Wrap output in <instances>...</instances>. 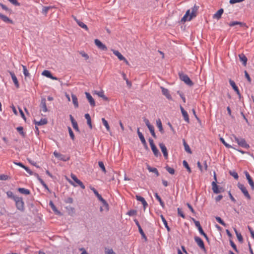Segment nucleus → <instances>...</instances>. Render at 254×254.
Masks as SVG:
<instances>
[{"label":"nucleus","mask_w":254,"mask_h":254,"mask_svg":"<svg viewBox=\"0 0 254 254\" xmlns=\"http://www.w3.org/2000/svg\"><path fill=\"white\" fill-rule=\"evenodd\" d=\"M135 197L138 201H139L142 203L144 207V210H145L146 207L148 206V204L145 201V199L143 197L138 195H136Z\"/></svg>","instance_id":"17"},{"label":"nucleus","mask_w":254,"mask_h":254,"mask_svg":"<svg viewBox=\"0 0 254 254\" xmlns=\"http://www.w3.org/2000/svg\"><path fill=\"white\" fill-rule=\"evenodd\" d=\"M138 231H139L140 234H141L142 237L143 238H144L146 241L147 240V238H146V237L144 232L143 231L141 227L138 228Z\"/></svg>","instance_id":"57"},{"label":"nucleus","mask_w":254,"mask_h":254,"mask_svg":"<svg viewBox=\"0 0 254 254\" xmlns=\"http://www.w3.org/2000/svg\"><path fill=\"white\" fill-rule=\"evenodd\" d=\"M234 140L238 144V145L242 147L245 148H249L250 147L249 144H248L246 140L242 137H238L236 135H233Z\"/></svg>","instance_id":"2"},{"label":"nucleus","mask_w":254,"mask_h":254,"mask_svg":"<svg viewBox=\"0 0 254 254\" xmlns=\"http://www.w3.org/2000/svg\"><path fill=\"white\" fill-rule=\"evenodd\" d=\"M199 6L194 5L191 8V12H190V9L188 10L186 14L181 19V22H186L187 21H190L192 18L195 17L197 15V12L198 10Z\"/></svg>","instance_id":"1"},{"label":"nucleus","mask_w":254,"mask_h":254,"mask_svg":"<svg viewBox=\"0 0 254 254\" xmlns=\"http://www.w3.org/2000/svg\"><path fill=\"white\" fill-rule=\"evenodd\" d=\"M211 185L212 189L214 193H219L223 191V188L218 186L215 182H212Z\"/></svg>","instance_id":"7"},{"label":"nucleus","mask_w":254,"mask_h":254,"mask_svg":"<svg viewBox=\"0 0 254 254\" xmlns=\"http://www.w3.org/2000/svg\"><path fill=\"white\" fill-rule=\"evenodd\" d=\"M22 68H23V74L25 77H29L30 76V73H29L28 70L26 68V66L22 65Z\"/></svg>","instance_id":"43"},{"label":"nucleus","mask_w":254,"mask_h":254,"mask_svg":"<svg viewBox=\"0 0 254 254\" xmlns=\"http://www.w3.org/2000/svg\"><path fill=\"white\" fill-rule=\"evenodd\" d=\"M6 194L8 197L11 198L13 199L14 200H15V197H17L18 196L16 195H14L13 192L11 191H8L6 192Z\"/></svg>","instance_id":"41"},{"label":"nucleus","mask_w":254,"mask_h":254,"mask_svg":"<svg viewBox=\"0 0 254 254\" xmlns=\"http://www.w3.org/2000/svg\"><path fill=\"white\" fill-rule=\"evenodd\" d=\"M95 44L97 46V47L102 51H106L107 50V48L99 40L95 39L94 41Z\"/></svg>","instance_id":"9"},{"label":"nucleus","mask_w":254,"mask_h":254,"mask_svg":"<svg viewBox=\"0 0 254 254\" xmlns=\"http://www.w3.org/2000/svg\"><path fill=\"white\" fill-rule=\"evenodd\" d=\"M72 17L74 18V19L75 20V21L76 22L77 24L80 27L84 29L86 31L88 30V27H87V26L85 24H84L83 22H82V21H80L79 20L77 19L76 17H75L74 16H72Z\"/></svg>","instance_id":"16"},{"label":"nucleus","mask_w":254,"mask_h":254,"mask_svg":"<svg viewBox=\"0 0 254 254\" xmlns=\"http://www.w3.org/2000/svg\"><path fill=\"white\" fill-rule=\"evenodd\" d=\"M215 219L218 223H219L220 224H221V225H222L223 226H224L225 227L226 226V225H227L224 222V221L220 217L217 216L215 217Z\"/></svg>","instance_id":"46"},{"label":"nucleus","mask_w":254,"mask_h":254,"mask_svg":"<svg viewBox=\"0 0 254 254\" xmlns=\"http://www.w3.org/2000/svg\"><path fill=\"white\" fill-rule=\"evenodd\" d=\"M180 109L182 112V114L184 117V120L185 121H186L187 123H189V115L187 113V112L184 110L183 107L182 106H180Z\"/></svg>","instance_id":"19"},{"label":"nucleus","mask_w":254,"mask_h":254,"mask_svg":"<svg viewBox=\"0 0 254 254\" xmlns=\"http://www.w3.org/2000/svg\"><path fill=\"white\" fill-rule=\"evenodd\" d=\"M68 130L69 132L70 137H71V138L72 140H74L75 139V136H74V133H73L70 127H68Z\"/></svg>","instance_id":"49"},{"label":"nucleus","mask_w":254,"mask_h":254,"mask_svg":"<svg viewBox=\"0 0 254 254\" xmlns=\"http://www.w3.org/2000/svg\"><path fill=\"white\" fill-rule=\"evenodd\" d=\"M229 83H230V85H231V86L232 87V88H233V89L236 92L237 95L239 96V98H241V94H240L239 89H238V87L236 86L235 82L233 80L230 79Z\"/></svg>","instance_id":"15"},{"label":"nucleus","mask_w":254,"mask_h":254,"mask_svg":"<svg viewBox=\"0 0 254 254\" xmlns=\"http://www.w3.org/2000/svg\"><path fill=\"white\" fill-rule=\"evenodd\" d=\"M79 53L82 56V57H83V58H85V60H87L89 59L88 55L86 53H85L84 52L81 51L79 52Z\"/></svg>","instance_id":"61"},{"label":"nucleus","mask_w":254,"mask_h":254,"mask_svg":"<svg viewBox=\"0 0 254 254\" xmlns=\"http://www.w3.org/2000/svg\"><path fill=\"white\" fill-rule=\"evenodd\" d=\"M85 94L86 95V98L87 99L90 106L92 107H95L96 105L95 100L93 98L92 96L90 95V94L88 92H86L85 93Z\"/></svg>","instance_id":"10"},{"label":"nucleus","mask_w":254,"mask_h":254,"mask_svg":"<svg viewBox=\"0 0 254 254\" xmlns=\"http://www.w3.org/2000/svg\"><path fill=\"white\" fill-rule=\"evenodd\" d=\"M122 75L123 76V79L126 80V83L127 84V85L129 86V87H130L131 86V83L130 81H129L127 78L126 77V75L125 73L123 72L122 73Z\"/></svg>","instance_id":"38"},{"label":"nucleus","mask_w":254,"mask_h":254,"mask_svg":"<svg viewBox=\"0 0 254 254\" xmlns=\"http://www.w3.org/2000/svg\"><path fill=\"white\" fill-rule=\"evenodd\" d=\"M105 254H116L112 249H108L107 248L105 249Z\"/></svg>","instance_id":"60"},{"label":"nucleus","mask_w":254,"mask_h":254,"mask_svg":"<svg viewBox=\"0 0 254 254\" xmlns=\"http://www.w3.org/2000/svg\"><path fill=\"white\" fill-rule=\"evenodd\" d=\"M224 12L223 9L221 8L217 11V12L213 15V18L217 19L221 17V15Z\"/></svg>","instance_id":"22"},{"label":"nucleus","mask_w":254,"mask_h":254,"mask_svg":"<svg viewBox=\"0 0 254 254\" xmlns=\"http://www.w3.org/2000/svg\"><path fill=\"white\" fill-rule=\"evenodd\" d=\"M148 141H149V142L151 148V149H152V150L154 155L156 157H158V156H160L161 154H160L159 150H158L157 148L156 147V146L154 144L153 140L151 138H149V139H148Z\"/></svg>","instance_id":"6"},{"label":"nucleus","mask_w":254,"mask_h":254,"mask_svg":"<svg viewBox=\"0 0 254 254\" xmlns=\"http://www.w3.org/2000/svg\"><path fill=\"white\" fill-rule=\"evenodd\" d=\"M71 177L72 179V180L77 183L82 189H85V186L84 185L83 183L79 180L75 175L71 174Z\"/></svg>","instance_id":"12"},{"label":"nucleus","mask_w":254,"mask_h":254,"mask_svg":"<svg viewBox=\"0 0 254 254\" xmlns=\"http://www.w3.org/2000/svg\"><path fill=\"white\" fill-rule=\"evenodd\" d=\"M159 146L163 154L164 157L166 159H167L168 158V152L166 147L163 143H159Z\"/></svg>","instance_id":"14"},{"label":"nucleus","mask_w":254,"mask_h":254,"mask_svg":"<svg viewBox=\"0 0 254 254\" xmlns=\"http://www.w3.org/2000/svg\"><path fill=\"white\" fill-rule=\"evenodd\" d=\"M85 118L87 120V123L88 125L89 126L90 128H92V124H91V117H90L89 114H86L85 115Z\"/></svg>","instance_id":"32"},{"label":"nucleus","mask_w":254,"mask_h":254,"mask_svg":"<svg viewBox=\"0 0 254 254\" xmlns=\"http://www.w3.org/2000/svg\"><path fill=\"white\" fill-rule=\"evenodd\" d=\"M0 18H1L5 22L10 23H12V20L10 19L6 16L3 15L1 13H0Z\"/></svg>","instance_id":"26"},{"label":"nucleus","mask_w":254,"mask_h":254,"mask_svg":"<svg viewBox=\"0 0 254 254\" xmlns=\"http://www.w3.org/2000/svg\"><path fill=\"white\" fill-rule=\"evenodd\" d=\"M230 243L231 246V247L233 248V249L235 250V251L237 253H239V251L238 250L236 245L235 244V243L233 242V241L231 240H230Z\"/></svg>","instance_id":"52"},{"label":"nucleus","mask_w":254,"mask_h":254,"mask_svg":"<svg viewBox=\"0 0 254 254\" xmlns=\"http://www.w3.org/2000/svg\"><path fill=\"white\" fill-rule=\"evenodd\" d=\"M160 217H161V219L162 220V222H163V224H164L165 227L166 228V229L167 230V231L168 232H170V228L168 226L167 222L165 218H164V217L162 215H161L160 216Z\"/></svg>","instance_id":"34"},{"label":"nucleus","mask_w":254,"mask_h":254,"mask_svg":"<svg viewBox=\"0 0 254 254\" xmlns=\"http://www.w3.org/2000/svg\"><path fill=\"white\" fill-rule=\"evenodd\" d=\"M220 140L223 143V144L227 148H232V146L229 145V144H228L227 143H226L224 140V138H220Z\"/></svg>","instance_id":"55"},{"label":"nucleus","mask_w":254,"mask_h":254,"mask_svg":"<svg viewBox=\"0 0 254 254\" xmlns=\"http://www.w3.org/2000/svg\"><path fill=\"white\" fill-rule=\"evenodd\" d=\"M98 165H99V166L102 169V170L104 172V173H106V168H105V167L104 166L103 162H102V161H99L98 162Z\"/></svg>","instance_id":"51"},{"label":"nucleus","mask_w":254,"mask_h":254,"mask_svg":"<svg viewBox=\"0 0 254 254\" xmlns=\"http://www.w3.org/2000/svg\"><path fill=\"white\" fill-rule=\"evenodd\" d=\"M183 145L184 146L185 150L189 153H191V151L189 145L187 144L185 139H183Z\"/></svg>","instance_id":"27"},{"label":"nucleus","mask_w":254,"mask_h":254,"mask_svg":"<svg viewBox=\"0 0 254 254\" xmlns=\"http://www.w3.org/2000/svg\"><path fill=\"white\" fill-rule=\"evenodd\" d=\"M18 191L20 192L21 193L28 195L30 193V191L29 190L26 189L25 188H18Z\"/></svg>","instance_id":"30"},{"label":"nucleus","mask_w":254,"mask_h":254,"mask_svg":"<svg viewBox=\"0 0 254 254\" xmlns=\"http://www.w3.org/2000/svg\"><path fill=\"white\" fill-rule=\"evenodd\" d=\"M9 72L10 75H11L12 80L15 86H16V88H19V84L18 83V81L17 79L16 76H15L14 73L12 71H9Z\"/></svg>","instance_id":"13"},{"label":"nucleus","mask_w":254,"mask_h":254,"mask_svg":"<svg viewBox=\"0 0 254 254\" xmlns=\"http://www.w3.org/2000/svg\"><path fill=\"white\" fill-rule=\"evenodd\" d=\"M17 131L23 136L25 137V133L23 131V128L22 127H18L16 128Z\"/></svg>","instance_id":"40"},{"label":"nucleus","mask_w":254,"mask_h":254,"mask_svg":"<svg viewBox=\"0 0 254 254\" xmlns=\"http://www.w3.org/2000/svg\"><path fill=\"white\" fill-rule=\"evenodd\" d=\"M9 179L8 176L4 174H0V180H7Z\"/></svg>","instance_id":"59"},{"label":"nucleus","mask_w":254,"mask_h":254,"mask_svg":"<svg viewBox=\"0 0 254 254\" xmlns=\"http://www.w3.org/2000/svg\"><path fill=\"white\" fill-rule=\"evenodd\" d=\"M71 98L72 100V103L74 105V106L75 108H77L78 107V100L77 98L74 94H71Z\"/></svg>","instance_id":"24"},{"label":"nucleus","mask_w":254,"mask_h":254,"mask_svg":"<svg viewBox=\"0 0 254 254\" xmlns=\"http://www.w3.org/2000/svg\"><path fill=\"white\" fill-rule=\"evenodd\" d=\"M244 174L246 176V179L248 181L249 185L251 186V188L252 190H254V182L253 180V179L250 175L249 173L247 171H245L244 172Z\"/></svg>","instance_id":"8"},{"label":"nucleus","mask_w":254,"mask_h":254,"mask_svg":"<svg viewBox=\"0 0 254 254\" xmlns=\"http://www.w3.org/2000/svg\"><path fill=\"white\" fill-rule=\"evenodd\" d=\"M183 166L187 169V171L189 173H190L191 172V170L190 168V167L188 162L186 160H184L183 162Z\"/></svg>","instance_id":"37"},{"label":"nucleus","mask_w":254,"mask_h":254,"mask_svg":"<svg viewBox=\"0 0 254 254\" xmlns=\"http://www.w3.org/2000/svg\"><path fill=\"white\" fill-rule=\"evenodd\" d=\"M240 60L242 62L243 64L246 66L247 63L248 59L244 54H241L239 55Z\"/></svg>","instance_id":"20"},{"label":"nucleus","mask_w":254,"mask_h":254,"mask_svg":"<svg viewBox=\"0 0 254 254\" xmlns=\"http://www.w3.org/2000/svg\"><path fill=\"white\" fill-rule=\"evenodd\" d=\"M49 205L50 206V207H51V208L54 212H55L57 213H60V212L57 210V207H56V206L55 205V204H54V203L52 201H50Z\"/></svg>","instance_id":"35"},{"label":"nucleus","mask_w":254,"mask_h":254,"mask_svg":"<svg viewBox=\"0 0 254 254\" xmlns=\"http://www.w3.org/2000/svg\"><path fill=\"white\" fill-rule=\"evenodd\" d=\"M91 190L93 191L94 193L99 200H100L103 198L94 188H91Z\"/></svg>","instance_id":"36"},{"label":"nucleus","mask_w":254,"mask_h":254,"mask_svg":"<svg viewBox=\"0 0 254 254\" xmlns=\"http://www.w3.org/2000/svg\"><path fill=\"white\" fill-rule=\"evenodd\" d=\"M35 175L37 176L38 180L40 182L41 185L44 187V188L47 190L48 191H50L48 186L45 184L44 181L39 176V175L37 174H36Z\"/></svg>","instance_id":"28"},{"label":"nucleus","mask_w":254,"mask_h":254,"mask_svg":"<svg viewBox=\"0 0 254 254\" xmlns=\"http://www.w3.org/2000/svg\"><path fill=\"white\" fill-rule=\"evenodd\" d=\"M179 75L180 79L188 85L191 86L193 85V83L187 74H184L183 72H179Z\"/></svg>","instance_id":"3"},{"label":"nucleus","mask_w":254,"mask_h":254,"mask_svg":"<svg viewBox=\"0 0 254 254\" xmlns=\"http://www.w3.org/2000/svg\"><path fill=\"white\" fill-rule=\"evenodd\" d=\"M149 130H150V132L151 134V135H152V136L156 138L157 137H156V135L155 134V131H154V127L153 126H151L149 127H148Z\"/></svg>","instance_id":"42"},{"label":"nucleus","mask_w":254,"mask_h":254,"mask_svg":"<svg viewBox=\"0 0 254 254\" xmlns=\"http://www.w3.org/2000/svg\"><path fill=\"white\" fill-rule=\"evenodd\" d=\"M14 201L17 209L21 211H23L24 210V203L22 198L18 196L15 198Z\"/></svg>","instance_id":"4"},{"label":"nucleus","mask_w":254,"mask_h":254,"mask_svg":"<svg viewBox=\"0 0 254 254\" xmlns=\"http://www.w3.org/2000/svg\"><path fill=\"white\" fill-rule=\"evenodd\" d=\"M177 211H178V214L179 215L181 216L183 218H185V215H184L181 208H178L177 209Z\"/></svg>","instance_id":"54"},{"label":"nucleus","mask_w":254,"mask_h":254,"mask_svg":"<svg viewBox=\"0 0 254 254\" xmlns=\"http://www.w3.org/2000/svg\"><path fill=\"white\" fill-rule=\"evenodd\" d=\"M34 124L35 125L37 126H42L44 125L47 124L48 121L46 119H42L40 121L37 122L35 120L34 121Z\"/></svg>","instance_id":"23"},{"label":"nucleus","mask_w":254,"mask_h":254,"mask_svg":"<svg viewBox=\"0 0 254 254\" xmlns=\"http://www.w3.org/2000/svg\"><path fill=\"white\" fill-rule=\"evenodd\" d=\"M147 169L150 172L155 173L157 169L155 168L151 167L149 165H147Z\"/></svg>","instance_id":"53"},{"label":"nucleus","mask_w":254,"mask_h":254,"mask_svg":"<svg viewBox=\"0 0 254 254\" xmlns=\"http://www.w3.org/2000/svg\"><path fill=\"white\" fill-rule=\"evenodd\" d=\"M156 125L159 128V131L162 133H164V130L162 127L161 121L160 119H158L156 121Z\"/></svg>","instance_id":"29"},{"label":"nucleus","mask_w":254,"mask_h":254,"mask_svg":"<svg viewBox=\"0 0 254 254\" xmlns=\"http://www.w3.org/2000/svg\"><path fill=\"white\" fill-rule=\"evenodd\" d=\"M112 51L120 61L125 60V58L118 51L112 50Z\"/></svg>","instance_id":"25"},{"label":"nucleus","mask_w":254,"mask_h":254,"mask_svg":"<svg viewBox=\"0 0 254 254\" xmlns=\"http://www.w3.org/2000/svg\"><path fill=\"white\" fill-rule=\"evenodd\" d=\"M137 132L138 137H139L141 143L145 142L146 140L145 139V138H144V136L143 135L142 133L141 132H140L139 128H137Z\"/></svg>","instance_id":"33"},{"label":"nucleus","mask_w":254,"mask_h":254,"mask_svg":"<svg viewBox=\"0 0 254 254\" xmlns=\"http://www.w3.org/2000/svg\"><path fill=\"white\" fill-rule=\"evenodd\" d=\"M102 121L103 125L106 127L107 130L108 131H110V126L108 123V122L104 118L102 119Z\"/></svg>","instance_id":"45"},{"label":"nucleus","mask_w":254,"mask_h":254,"mask_svg":"<svg viewBox=\"0 0 254 254\" xmlns=\"http://www.w3.org/2000/svg\"><path fill=\"white\" fill-rule=\"evenodd\" d=\"M194 239L195 242L197 243L198 246L201 249H202L203 250H205L204 244V243H203V241L202 240V239L197 236H195Z\"/></svg>","instance_id":"11"},{"label":"nucleus","mask_w":254,"mask_h":254,"mask_svg":"<svg viewBox=\"0 0 254 254\" xmlns=\"http://www.w3.org/2000/svg\"><path fill=\"white\" fill-rule=\"evenodd\" d=\"M40 107L44 112L45 113L48 111V109L46 105V101L45 98H42L40 104Z\"/></svg>","instance_id":"18"},{"label":"nucleus","mask_w":254,"mask_h":254,"mask_svg":"<svg viewBox=\"0 0 254 254\" xmlns=\"http://www.w3.org/2000/svg\"><path fill=\"white\" fill-rule=\"evenodd\" d=\"M94 94L97 95L100 97H102L103 96V95H104V91L102 90L101 91H95Z\"/></svg>","instance_id":"62"},{"label":"nucleus","mask_w":254,"mask_h":254,"mask_svg":"<svg viewBox=\"0 0 254 254\" xmlns=\"http://www.w3.org/2000/svg\"><path fill=\"white\" fill-rule=\"evenodd\" d=\"M12 4L15 6H20V3L17 1V0H8Z\"/></svg>","instance_id":"63"},{"label":"nucleus","mask_w":254,"mask_h":254,"mask_svg":"<svg viewBox=\"0 0 254 254\" xmlns=\"http://www.w3.org/2000/svg\"><path fill=\"white\" fill-rule=\"evenodd\" d=\"M162 94L166 97V98L169 100L172 99V97L169 94V90L164 87H161Z\"/></svg>","instance_id":"21"},{"label":"nucleus","mask_w":254,"mask_h":254,"mask_svg":"<svg viewBox=\"0 0 254 254\" xmlns=\"http://www.w3.org/2000/svg\"><path fill=\"white\" fill-rule=\"evenodd\" d=\"M165 169L170 174L172 175L175 173V170L168 166H166Z\"/></svg>","instance_id":"50"},{"label":"nucleus","mask_w":254,"mask_h":254,"mask_svg":"<svg viewBox=\"0 0 254 254\" xmlns=\"http://www.w3.org/2000/svg\"><path fill=\"white\" fill-rule=\"evenodd\" d=\"M66 209L68 211V213L69 215H72L75 212L74 208L72 207H67Z\"/></svg>","instance_id":"47"},{"label":"nucleus","mask_w":254,"mask_h":254,"mask_svg":"<svg viewBox=\"0 0 254 254\" xmlns=\"http://www.w3.org/2000/svg\"><path fill=\"white\" fill-rule=\"evenodd\" d=\"M192 221H193L194 223L195 224V226L198 229L199 228L201 227V225L200 224V223L198 221H196L194 218H192Z\"/></svg>","instance_id":"64"},{"label":"nucleus","mask_w":254,"mask_h":254,"mask_svg":"<svg viewBox=\"0 0 254 254\" xmlns=\"http://www.w3.org/2000/svg\"><path fill=\"white\" fill-rule=\"evenodd\" d=\"M236 25H242V23L240 22H238V21H233V22H232L231 23H230L229 24V25L230 26H234Z\"/></svg>","instance_id":"58"},{"label":"nucleus","mask_w":254,"mask_h":254,"mask_svg":"<svg viewBox=\"0 0 254 254\" xmlns=\"http://www.w3.org/2000/svg\"><path fill=\"white\" fill-rule=\"evenodd\" d=\"M229 174L231 176H233L236 180H238L239 178V176L238 173L234 171H230Z\"/></svg>","instance_id":"44"},{"label":"nucleus","mask_w":254,"mask_h":254,"mask_svg":"<svg viewBox=\"0 0 254 254\" xmlns=\"http://www.w3.org/2000/svg\"><path fill=\"white\" fill-rule=\"evenodd\" d=\"M237 187L241 190L247 199L250 200L251 199L250 194H249L246 187L243 184L239 183L237 184Z\"/></svg>","instance_id":"5"},{"label":"nucleus","mask_w":254,"mask_h":254,"mask_svg":"<svg viewBox=\"0 0 254 254\" xmlns=\"http://www.w3.org/2000/svg\"><path fill=\"white\" fill-rule=\"evenodd\" d=\"M42 74L44 76H45L48 78H51V77L52 76V74L51 73V72L49 70H44L42 73Z\"/></svg>","instance_id":"39"},{"label":"nucleus","mask_w":254,"mask_h":254,"mask_svg":"<svg viewBox=\"0 0 254 254\" xmlns=\"http://www.w3.org/2000/svg\"><path fill=\"white\" fill-rule=\"evenodd\" d=\"M137 211L135 210H130L127 212V214L129 216H133L136 214Z\"/></svg>","instance_id":"56"},{"label":"nucleus","mask_w":254,"mask_h":254,"mask_svg":"<svg viewBox=\"0 0 254 254\" xmlns=\"http://www.w3.org/2000/svg\"><path fill=\"white\" fill-rule=\"evenodd\" d=\"M100 201L102 202L103 206L105 207V209L107 210H108L109 205H108V203L107 202V201L103 198H102Z\"/></svg>","instance_id":"48"},{"label":"nucleus","mask_w":254,"mask_h":254,"mask_svg":"<svg viewBox=\"0 0 254 254\" xmlns=\"http://www.w3.org/2000/svg\"><path fill=\"white\" fill-rule=\"evenodd\" d=\"M234 230L235 234L237 236L238 240L241 243H242L243 242V238L242 235L241 234V233H239L237 231V230L236 228H234Z\"/></svg>","instance_id":"31"}]
</instances>
